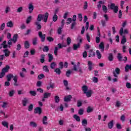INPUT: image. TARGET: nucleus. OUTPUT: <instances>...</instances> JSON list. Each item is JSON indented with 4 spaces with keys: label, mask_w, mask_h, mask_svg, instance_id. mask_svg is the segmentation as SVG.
<instances>
[{
    "label": "nucleus",
    "mask_w": 131,
    "mask_h": 131,
    "mask_svg": "<svg viewBox=\"0 0 131 131\" xmlns=\"http://www.w3.org/2000/svg\"><path fill=\"white\" fill-rule=\"evenodd\" d=\"M49 18V13L46 12L45 15L39 14L38 15L37 17V22H40L42 19L43 20V22L47 23L48 21V18Z\"/></svg>",
    "instance_id": "1"
},
{
    "label": "nucleus",
    "mask_w": 131,
    "mask_h": 131,
    "mask_svg": "<svg viewBox=\"0 0 131 131\" xmlns=\"http://www.w3.org/2000/svg\"><path fill=\"white\" fill-rule=\"evenodd\" d=\"M108 8L110 10H112L115 14L117 13V12H118V6L117 5H115V4L114 3H111L110 4H108Z\"/></svg>",
    "instance_id": "2"
},
{
    "label": "nucleus",
    "mask_w": 131,
    "mask_h": 131,
    "mask_svg": "<svg viewBox=\"0 0 131 131\" xmlns=\"http://www.w3.org/2000/svg\"><path fill=\"white\" fill-rule=\"evenodd\" d=\"M28 9L29 10V14H31L32 12H33V10H34V6H33V3H30L28 5Z\"/></svg>",
    "instance_id": "3"
},
{
    "label": "nucleus",
    "mask_w": 131,
    "mask_h": 131,
    "mask_svg": "<svg viewBox=\"0 0 131 131\" xmlns=\"http://www.w3.org/2000/svg\"><path fill=\"white\" fill-rule=\"evenodd\" d=\"M119 33L121 36H124L123 34H128V30L126 29L123 30V28H121Z\"/></svg>",
    "instance_id": "4"
},
{
    "label": "nucleus",
    "mask_w": 131,
    "mask_h": 131,
    "mask_svg": "<svg viewBox=\"0 0 131 131\" xmlns=\"http://www.w3.org/2000/svg\"><path fill=\"white\" fill-rule=\"evenodd\" d=\"M88 65L89 71H92V70L94 69V66H95V64L93 63V62L89 61L88 62Z\"/></svg>",
    "instance_id": "5"
},
{
    "label": "nucleus",
    "mask_w": 131,
    "mask_h": 131,
    "mask_svg": "<svg viewBox=\"0 0 131 131\" xmlns=\"http://www.w3.org/2000/svg\"><path fill=\"white\" fill-rule=\"evenodd\" d=\"M42 123L43 125H48L49 122H48V117L43 116L42 118Z\"/></svg>",
    "instance_id": "6"
},
{
    "label": "nucleus",
    "mask_w": 131,
    "mask_h": 131,
    "mask_svg": "<svg viewBox=\"0 0 131 131\" xmlns=\"http://www.w3.org/2000/svg\"><path fill=\"white\" fill-rule=\"evenodd\" d=\"M119 72H120V70L119 68H116L115 70L113 72L114 77H117L118 75L119 74Z\"/></svg>",
    "instance_id": "7"
},
{
    "label": "nucleus",
    "mask_w": 131,
    "mask_h": 131,
    "mask_svg": "<svg viewBox=\"0 0 131 131\" xmlns=\"http://www.w3.org/2000/svg\"><path fill=\"white\" fill-rule=\"evenodd\" d=\"M7 27L9 28H13L14 27V21L10 20L7 23Z\"/></svg>",
    "instance_id": "8"
},
{
    "label": "nucleus",
    "mask_w": 131,
    "mask_h": 131,
    "mask_svg": "<svg viewBox=\"0 0 131 131\" xmlns=\"http://www.w3.org/2000/svg\"><path fill=\"white\" fill-rule=\"evenodd\" d=\"M38 35L39 37L41 38V41H45V39H46V35L42 34V32H39Z\"/></svg>",
    "instance_id": "9"
},
{
    "label": "nucleus",
    "mask_w": 131,
    "mask_h": 131,
    "mask_svg": "<svg viewBox=\"0 0 131 131\" xmlns=\"http://www.w3.org/2000/svg\"><path fill=\"white\" fill-rule=\"evenodd\" d=\"M113 125H114V121L111 120L108 123L107 127L110 129H111L113 128Z\"/></svg>",
    "instance_id": "10"
},
{
    "label": "nucleus",
    "mask_w": 131,
    "mask_h": 131,
    "mask_svg": "<svg viewBox=\"0 0 131 131\" xmlns=\"http://www.w3.org/2000/svg\"><path fill=\"white\" fill-rule=\"evenodd\" d=\"M84 94H85L88 98H91V97H92V95H93V91L89 90L86 91V93H85Z\"/></svg>",
    "instance_id": "11"
},
{
    "label": "nucleus",
    "mask_w": 131,
    "mask_h": 131,
    "mask_svg": "<svg viewBox=\"0 0 131 131\" xmlns=\"http://www.w3.org/2000/svg\"><path fill=\"white\" fill-rule=\"evenodd\" d=\"M10 66H6L5 67H4L2 70V72H4V73H7V72H9V70H10Z\"/></svg>",
    "instance_id": "12"
},
{
    "label": "nucleus",
    "mask_w": 131,
    "mask_h": 131,
    "mask_svg": "<svg viewBox=\"0 0 131 131\" xmlns=\"http://www.w3.org/2000/svg\"><path fill=\"white\" fill-rule=\"evenodd\" d=\"M35 113L39 114V115L41 114V108L39 107H36L35 108Z\"/></svg>",
    "instance_id": "13"
},
{
    "label": "nucleus",
    "mask_w": 131,
    "mask_h": 131,
    "mask_svg": "<svg viewBox=\"0 0 131 131\" xmlns=\"http://www.w3.org/2000/svg\"><path fill=\"white\" fill-rule=\"evenodd\" d=\"M3 53H4L5 57H9L11 54V52L8 49L3 50Z\"/></svg>",
    "instance_id": "14"
},
{
    "label": "nucleus",
    "mask_w": 131,
    "mask_h": 131,
    "mask_svg": "<svg viewBox=\"0 0 131 131\" xmlns=\"http://www.w3.org/2000/svg\"><path fill=\"white\" fill-rule=\"evenodd\" d=\"M72 98V97L71 96V95H68L64 97V102H70V101H71Z\"/></svg>",
    "instance_id": "15"
},
{
    "label": "nucleus",
    "mask_w": 131,
    "mask_h": 131,
    "mask_svg": "<svg viewBox=\"0 0 131 131\" xmlns=\"http://www.w3.org/2000/svg\"><path fill=\"white\" fill-rule=\"evenodd\" d=\"M30 126L35 128L37 127V124L34 121H31L30 122Z\"/></svg>",
    "instance_id": "16"
},
{
    "label": "nucleus",
    "mask_w": 131,
    "mask_h": 131,
    "mask_svg": "<svg viewBox=\"0 0 131 131\" xmlns=\"http://www.w3.org/2000/svg\"><path fill=\"white\" fill-rule=\"evenodd\" d=\"M35 25H36V28L38 30L41 29V25H40L39 21H35Z\"/></svg>",
    "instance_id": "17"
},
{
    "label": "nucleus",
    "mask_w": 131,
    "mask_h": 131,
    "mask_svg": "<svg viewBox=\"0 0 131 131\" xmlns=\"http://www.w3.org/2000/svg\"><path fill=\"white\" fill-rule=\"evenodd\" d=\"M82 91L83 92L84 94H85V93H86V92H88L89 91V88L88 87V86L84 85L82 86Z\"/></svg>",
    "instance_id": "18"
},
{
    "label": "nucleus",
    "mask_w": 131,
    "mask_h": 131,
    "mask_svg": "<svg viewBox=\"0 0 131 131\" xmlns=\"http://www.w3.org/2000/svg\"><path fill=\"white\" fill-rule=\"evenodd\" d=\"M2 124L4 126V127H6V128H9V122L6 121H3L2 122Z\"/></svg>",
    "instance_id": "19"
},
{
    "label": "nucleus",
    "mask_w": 131,
    "mask_h": 131,
    "mask_svg": "<svg viewBox=\"0 0 131 131\" xmlns=\"http://www.w3.org/2000/svg\"><path fill=\"white\" fill-rule=\"evenodd\" d=\"M17 39H18V35L17 34H15L14 35L13 38L12 39V40L13 42H14V43H16V42H17Z\"/></svg>",
    "instance_id": "20"
},
{
    "label": "nucleus",
    "mask_w": 131,
    "mask_h": 131,
    "mask_svg": "<svg viewBox=\"0 0 131 131\" xmlns=\"http://www.w3.org/2000/svg\"><path fill=\"white\" fill-rule=\"evenodd\" d=\"M104 42H101L99 45V49L101 50V52H104Z\"/></svg>",
    "instance_id": "21"
},
{
    "label": "nucleus",
    "mask_w": 131,
    "mask_h": 131,
    "mask_svg": "<svg viewBox=\"0 0 131 131\" xmlns=\"http://www.w3.org/2000/svg\"><path fill=\"white\" fill-rule=\"evenodd\" d=\"M86 111L88 113H91V112H93V111H94V107L90 106H88L87 107Z\"/></svg>",
    "instance_id": "22"
},
{
    "label": "nucleus",
    "mask_w": 131,
    "mask_h": 131,
    "mask_svg": "<svg viewBox=\"0 0 131 131\" xmlns=\"http://www.w3.org/2000/svg\"><path fill=\"white\" fill-rule=\"evenodd\" d=\"M14 77V76L12 74H9L7 75V79L8 81H11V79H12Z\"/></svg>",
    "instance_id": "23"
},
{
    "label": "nucleus",
    "mask_w": 131,
    "mask_h": 131,
    "mask_svg": "<svg viewBox=\"0 0 131 131\" xmlns=\"http://www.w3.org/2000/svg\"><path fill=\"white\" fill-rule=\"evenodd\" d=\"M32 20V16H28L26 21V24H29L30 22H31V20Z\"/></svg>",
    "instance_id": "24"
},
{
    "label": "nucleus",
    "mask_w": 131,
    "mask_h": 131,
    "mask_svg": "<svg viewBox=\"0 0 131 131\" xmlns=\"http://www.w3.org/2000/svg\"><path fill=\"white\" fill-rule=\"evenodd\" d=\"M57 67V63L55 62H53L52 63H51L50 64V68L51 69H55Z\"/></svg>",
    "instance_id": "25"
},
{
    "label": "nucleus",
    "mask_w": 131,
    "mask_h": 131,
    "mask_svg": "<svg viewBox=\"0 0 131 131\" xmlns=\"http://www.w3.org/2000/svg\"><path fill=\"white\" fill-rule=\"evenodd\" d=\"M88 125V120L84 119L82 120V125L83 126H86Z\"/></svg>",
    "instance_id": "26"
},
{
    "label": "nucleus",
    "mask_w": 131,
    "mask_h": 131,
    "mask_svg": "<svg viewBox=\"0 0 131 131\" xmlns=\"http://www.w3.org/2000/svg\"><path fill=\"white\" fill-rule=\"evenodd\" d=\"M50 97H51V93H45L43 95L44 99H48Z\"/></svg>",
    "instance_id": "27"
},
{
    "label": "nucleus",
    "mask_w": 131,
    "mask_h": 131,
    "mask_svg": "<svg viewBox=\"0 0 131 131\" xmlns=\"http://www.w3.org/2000/svg\"><path fill=\"white\" fill-rule=\"evenodd\" d=\"M80 46V44H79V43H78L77 44H74L73 49L75 51H76V50H77Z\"/></svg>",
    "instance_id": "28"
},
{
    "label": "nucleus",
    "mask_w": 131,
    "mask_h": 131,
    "mask_svg": "<svg viewBox=\"0 0 131 131\" xmlns=\"http://www.w3.org/2000/svg\"><path fill=\"white\" fill-rule=\"evenodd\" d=\"M96 55L97 56L98 59H101L102 58V54H101V53H100V51L97 50L96 51Z\"/></svg>",
    "instance_id": "29"
},
{
    "label": "nucleus",
    "mask_w": 131,
    "mask_h": 131,
    "mask_svg": "<svg viewBox=\"0 0 131 131\" xmlns=\"http://www.w3.org/2000/svg\"><path fill=\"white\" fill-rule=\"evenodd\" d=\"M128 70H131V64L128 65V64H126V67L125 68V71H126V72H127V71H128Z\"/></svg>",
    "instance_id": "30"
},
{
    "label": "nucleus",
    "mask_w": 131,
    "mask_h": 131,
    "mask_svg": "<svg viewBox=\"0 0 131 131\" xmlns=\"http://www.w3.org/2000/svg\"><path fill=\"white\" fill-rule=\"evenodd\" d=\"M28 103V99L25 98L23 100V106H25L26 105H27V103Z\"/></svg>",
    "instance_id": "31"
},
{
    "label": "nucleus",
    "mask_w": 131,
    "mask_h": 131,
    "mask_svg": "<svg viewBox=\"0 0 131 131\" xmlns=\"http://www.w3.org/2000/svg\"><path fill=\"white\" fill-rule=\"evenodd\" d=\"M122 36V38L121 43L122 45H124V43L126 42V38H125V36Z\"/></svg>",
    "instance_id": "32"
},
{
    "label": "nucleus",
    "mask_w": 131,
    "mask_h": 131,
    "mask_svg": "<svg viewBox=\"0 0 131 131\" xmlns=\"http://www.w3.org/2000/svg\"><path fill=\"white\" fill-rule=\"evenodd\" d=\"M73 118L75 119L76 121H78V122L79 121H80V118L79 117V116H77V115H74Z\"/></svg>",
    "instance_id": "33"
},
{
    "label": "nucleus",
    "mask_w": 131,
    "mask_h": 131,
    "mask_svg": "<svg viewBox=\"0 0 131 131\" xmlns=\"http://www.w3.org/2000/svg\"><path fill=\"white\" fill-rule=\"evenodd\" d=\"M15 93H16V91L15 90H11L9 93V96L10 97H13V96L15 95Z\"/></svg>",
    "instance_id": "34"
},
{
    "label": "nucleus",
    "mask_w": 131,
    "mask_h": 131,
    "mask_svg": "<svg viewBox=\"0 0 131 131\" xmlns=\"http://www.w3.org/2000/svg\"><path fill=\"white\" fill-rule=\"evenodd\" d=\"M102 11H103L104 13H107V12H108V8H107V6L105 5H103Z\"/></svg>",
    "instance_id": "35"
},
{
    "label": "nucleus",
    "mask_w": 131,
    "mask_h": 131,
    "mask_svg": "<svg viewBox=\"0 0 131 131\" xmlns=\"http://www.w3.org/2000/svg\"><path fill=\"white\" fill-rule=\"evenodd\" d=\"M118 18L119 19H121L122 17V11H121V10H119L118 13Z\"/></svg>",
    "instance_id": "36"
},
{
    "label": "nucleus",
    "mask_w": 131,
    "mask_h": 131,
    "mask_svg": "<svg viewBox=\"0 0 131 131\" xmlns=\"http://www.w3.org/2000/svg\"><path fill=\"white\" fill-rule=\"evenodd\" d=\"M11 11V8L9 6H6L5 8V13L6 14H8L9 12Z\"/></svg>",
    "instance_id": "37"
},
{
    "label": "nucleus",
    "mask_w": 131,
    "mask_h": 131,
    "mask_svg": "<svg viewBox=\"0 0 131 131\" xmlns=\"http://www.w3.org/2000/svg\"><path fill=\"white\" fill-rule=\"evenodd\" d=\"M116 126L117 129H121V128H122V126H121V124L119 123H117L116 124Z\"/></svg>",
    "instance_id": "38"
},
{
    "label": "nucleus",
    "mask_w": 131,
    "mask_h": 131,
    "mask_svg": "<svg viewBox=\"0 0 131 131\" xmlns=\"http://www.w3.org/2000/svg\"><path fill=\"white\" fill-rule=\"evenodd\" d=\"M43 70H44L45 72H47V73L50 72V70H49V68L47 66H45L43 67Z\"/></svg>",
    "instance_id": "39"
},
{
    "label": "nucleus",
    "mask_w": 131,
    "mask_h": 131,
    "mask_svg": "<svg viewBox=\"0 0 131 131\" xmlns=\"http://www.w3.org/2000/svg\"><path fill=\"white\" fill-rule=\"evenodd\" d=\"M54 99L55 103H59L60 102V97L58 96H55Z\"/></svg>",
    "instance_id": "40"
},
{
    "label": "nucleus",
    "mask_w": 131,
    "mask_h": 131,
    "mask_svg": "<svg viewBox=\"0 0 131 131\" xmlns=\"http://www.w3.org/2000/svg\"><path fill=\"white\" fill-rule=\"evenodd\" d=\"M102 4H104V2L103 1H99L98 3V5H97V8L99 9H101L102 7Z\"/></svg>",
    "instance_id": "41"
},
{
    "label": "nucleus",
    "mask_w": 131,
    "mask_h": 131,
    "mask_svg": "<svg viewBox=\"0 0 131 131\" xmlns=\"http://www.w3.org/2000/svg\"><path fill=\"white\" fill-rule=\"evenodd\" d=\"M5 27H6V24H2L0 27V31L4 30L5 29Z\"/></svg>",
    "instance_id": "42"
},
{
    "label": "nucleus",
    "mask_w": 131,
    "mask_h": 131,
    "mask_svg": "<svg viewBox=\"0 0 131 131\" xmlns=\"http://www.w3.org/2000/svg\"><path fill=\"white\" fill-rule=\"evenodd\" d=\"M29 42L28 41H26L25 42V49H28L29 48Z\"/></svg>",
    "instance_id": "43"
},
{
    "label": "nucleus",
    "mask_w": 131,
    "mask_h": 131,
    "mask_svg": "<svg viewBox=\"0 0 131 131\" xmlns=\"http://www.w3.org/2000/svg\"><path fill=\"white\" fill-rule=\"evenodd\" d=\"M49 58V62H52L53 61V59H54V57H53V55L52 54H48Z\"/></svg>",
    "instance_id": "44"
},
{
    "label": "nucleus",
    "mask_w": 131,
    "mask_h": 131,
    "mask_svg": "<svg viewBox=\"0 0 131 131\" xmlns=\"http://www.w3.org/2000/svg\"><path fill=\"white\" fill-rule=\"evenodd\" d=\"M57 20H58V16L57 14H54V15L53 17V21L54 22L57 21Z\"/></svg>",
    "instance_id": "45"
},
{
    "label": "nucleus",
    "mask_w": 131,
    "mask_h": 131,
    "mask_svg": "<svg viewBox=\"0 0 131 131\" xmlns=\"http://www.w3.org/2000/svg\"><path fill=\"white\" fill-rule=\"evenodd\" d=\"M71 64L72 65L74 66L72 69V70H74V71H77V68H76V65L74 64V62H72Z\"/></svg>",
    "instance_id": "46"
},
{
    "label": "nucleus",
    "mask_w": 131,
    "mask_h": 131,
    "mask_svg": "<svg viewBox=\"0 0 131 131\" xmlns=\"http://www.w3.org/2000/svg\"><path fill=\"white\" fill-rule=\"evenodd\" d=\"M78 18L79 19V21H82V14H81V13L78 14Z\"/></svg>",
    "instance_id": "47"
},
{
    "label": "nucleus",
    "mask_w": 131,
    "mask_h": 131,
    "mask_svg": "<svg viewBox=\"0 0 131 131\" xmlns=\"http://www.w3.org/2000/svg\"><path fill=\"white\" fill-rule=\"evenodd\" d=\"M7 43V41H4L2 43V46H3L4 49H7L8 48V45H6Z\"/></svg>",
    "instance_id": "48"
},
{
    "label": "nucleus",
    "mask_w": 131,
    "mask_h": 131,
    "mask_svg": "<svg viewBox=\"0 0 131 131\" xmlns=\"http://www.w3.org/2000/svg\"><path fill=\"white\" fill-rule=\"evenodd\" d=\"M41 57V59L40 60L41 63H43V62H45V55L42 54L40 56Z\"/></svg>",
    "instance_id": "49"
},
{
    "label": "nucleus",
    "mask_w": 131,
    "mask_h": 131,
    "mask_svg": "<svg viewBox=\"0 0 131 131\" xmlns=\"http://www.w3.org/2000/svg\"><path fill=\"white\" fill-rule=\"evenodd\" d=\"M37 43V38H34L33 39V45L34 46L36 45Z\"/></svg>",
    "instance_id": "50"
},
{
    "label": "nucleus",
    "mask_w": 131,
    "mask_h": 131,
    "mask_svg": "<svg viewBox=\"0 0 131 131\" xmlns=\"http://www.w3.org/2000/svg\"><path fill=\"white\" fill-rule=\"evenodd\" d=\"M55 72H56V73H57V74H61V70H60V69L59 68H57V69H56L55 70H54Z\"/></svg>",
    "instance_id": "51"
},
{
    "label": "nucleus",
    "mask_w": 131,
    "mask_h": 131,
    "mask_svg": "<svg viewBox=\"0 0 131 131\" xmlns=\"http://www.w3.org/2000/svg\"><path fill=\"white\" fill-rule=\"evenodd\" d=\"M88 2L85 1L84 2L83 9L86 10L88 9Z\"/></svg>",
    "instance_id": "52"
},
{
    "label": "nucleus",
    "mask_w": 131,
    "mask_h": 131,
    "mask_svg": "<svg viewBox=\"0 0 131 131\" xmlns=\"http://www.w3.org/2000/svg\"><path fill=\"white\" fill-rule=\"evenodd\" d=\"M58 51H59V48L57 47H56L54 50V55H55V56H57Z\"/></svg>",
    "instance_id": "53"
},
{
    "label": "nucleus",
    "mask_w": 131,
    "mask_h": 131,
    "mask_svg": "<svg viewBox=\"0 0 131 131\" xmlns=\"http://www.w3.org/2000/svg\"><path fill=\"white\" fill-rule=\"evenodd\" d=\"M23 11V7H19L17 9V13H21Z\"/></svg>",
    "instance_id": "54"
},
{
    "label": "nucleus",
    "mask_w": 131,
    "mask_h": 131,
    "mask_svg": "<svg viewBox=\"0 0 131 131\" xmlns=\"http://www.w3.org/2000/svg\"><path fill=\"white\" fill-rule=\"evenodd\" d=\"M33 109V104H31L29 107H28V111H32V110Z\"/></svg>",
    "instance_id": "55"
},
{
    "label": "nucleus",
    "mask_w": 131,
    "mask_h": 131,
    "mask_svg": "<svg viewBox=\"0 0 131 131\" xmlns=\"http://www.w3.org/2000/svg\"><path fill=\"white\" fill-rule=\"evenodd\" d=\"M72 22V18L69 17L67 20V24H70Z\"/></svg>",
    "instance_id": "56"
},
{
    "label": "nucleus",
    "mask_w": 131,
    "mask_h": 131,
    "mask_svg": "<svg viewBox=\"0 0 131 131\" xmlns=\"http://www.w3.org/2000/svg\"><path fill=\"white\" fill-rule=\"evenodd\" d=\"M67 45H69L71 43V38L70 37H68L67 39Z\"/></svg>",
    "instance_id": "57"
},
{
    "label": "nucleus",
    "mask_w": 131,
    "mask_h": 131,
    "mask_svg": "<svg viewBox=\"0 0 131 131\" xmlns=\"http://www.w3.org/2000/svg\"><path fill=\"white\" fill-rule=\"evenodd\" d=\"M118 59L119 61H121L122 60V56L120 53H118Z\"/></svg>",
    "instance_id": "58"
},
{
    "label": "nucleus",
    "mask_w": 131,
    "mask_h": 131,
    "mask_svg": "<svg viewBox=\"0 0 131 131\" xmlns=\"http://www.w3.org/2000/svg\"><path fill=\"white\" fill-rule=\"evenodd\" d=\"M78 114L79 115H82L83 114V108H80L79 111H78Z\"/></svg>",
    "instance_id": "59"
},
{
    "label": "nucleus",
    "mask_w": 131,
    "mask_h": 131,
    "mask_svg": "<svg viewBox=\"0 0 131 131\" xmlns=\"http://www.w3.org/2000/svg\"><path fill=\"white\" fill-rule=\"evenodd\" d=\"M108 60L109 61H113V55L112 54H110L108 56Z\"/></svg>",
    "instance_id": "60"
},
{
    "label": "nucleus",
    "mask_w": 131,
    "mask_h": 131,
    "mask_svg": "<svg viewBox=\"0 0 131 131\" xmlns=\"http://www.w3.org/2000/svg\"><path fill=\"white\" fill-rule=\"evenodd\" d=\"M103 17L105 20V21H108V20H109V16H108L107 14H104Z\"/></svg>",
    "instance_id": "61"
},
{
    "label": "nucleus",
    "mask_w": 131,
    "mask_h": 131,
    "mask_svg": "<svg viewBox=\"0 0 131 131\" xmlns=\"http://www.w3.org/2000/svg\"><path fill=\"white\" fill-rule=\"evenodd\" d=\"M126 86L127 89H131V84L129 82H127L126 83Z\"/></svg>",
    "instance_id": "62"
},
{
    "label": "nucleus",
    "mask_w": 131,
    "mask_h": 131,
    "mask_svg": "<svg viewBox=\"0 0 131 131\" xmlns=\"http://www.w3.org/2000/svg\"><path fill=\"white\" fill-rule=\"evenodd\" d=\"M7 106H8V102H3V104L2 105L3 108H7Z\"/></svg>",
    "instance_id": "63"
},
{
    "label": "nucleus",
    "mask_w": 131,
    "mask_h": 131,
    "mask_svg": "<svg viewBox=\"0 0 131 131\" xmlns=\"http://www.w3.org/2000/svg\"><path fill=\"white\" fill-rule=\"evenodd\" d=\"M45 77V75L43 74H40L38 76V78L39 79H42V78H43Z\"/></svg>",
    "instance_id": "64"
}]
</instances>
